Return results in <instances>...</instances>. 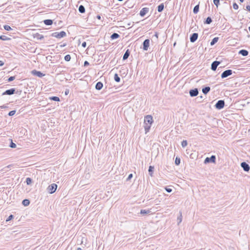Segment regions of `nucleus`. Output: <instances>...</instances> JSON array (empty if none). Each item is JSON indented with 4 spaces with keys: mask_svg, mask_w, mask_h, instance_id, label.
<instances>
[{
    "mask_svg": "<svg viewBox=\"0 0 250 250\" xmlns=\"http://www.w3.org/2000/svg\"><path fill=\"white\" fill-rule=\"evenodd\" d=\"M15 91H16L15 88H11L10 89H8V90H6V91H5L2 93V95H11L12 94H14L15 93H16L17 94H20L21 93V91H17L16 92Z\"/></svg>",
    "mask_w": 250,
    "mask_h": 250,
    "instance_id": "nucleus-1",
    "label": "nucleus"
},
{
    "mask_svg": "<svg viewBox=\"0 0 250 250\" xmlns=\"http://www.w3.org/2000/svg\"><path fill=\"white\" fill-rule=\"evenodd\" d=\"M66 36V34L65 32L62 31L60 33L58 32H54L51 34V36L56 37L58 39H61L62 38H63Z\"/></svg>",
    "mask_w": 250,
    "mask_h": 250,
    "instance_id": "nucleus-2",
    "label": "nucleus"
},
{
    "mask_svg": "<svg viewBox=\"0 0 250 250\" xmlns=\"http://www.w3.org/2000/svg\"><path fill=\"white\" fill-rule=\"evenodd\" d=\"M57 187L58 186L57 184H52L51 185H49L47 188L48 192L50 194L54 193L56 190Z\"/></svg>",
    "mask_w": 250,
    "mask_h": 250,
    "instance_id": "nucleus-3",
    "label": "nucleus"
},
{
    "mask_svg": "<svg viewBox=\"0 0 250 250\" xmlns=\"http://www.w3.org/2000/svg\"><path fill=\"white\" fill-rule=\"evenodd\" d=\"M225 106V102L224 100H219L215 105V107L216 109L220 110Z\"/></svg>",
    "mask_w": 250,
    "mask_h": 250,
    "instance_id": "nucleus-4",
    "label": "nucleus"
},
{
    "mask_svg": "<svg viewBox=\"0 0 250 250\" xmlns=\"http://www.w3.org/2000/svg\"><path fill=\"white\" fill-rule=\"evenodd\" d=\"M232 74V71L231 69H228L227 70L224 71L221 74V78L222 79L227 78V77L231 75Z\"/></svg>",
    "mask_w": 250,
    "mask_h": 250,
    "instance_id": "nucleus-5",
    "label": "nucleus"
},
{
    "mask_svg": "<svg viewBox=\"0 0 250 250\" xmlns=\"http://www.w3.org/2000/svg\"><path fill=\"white\" fill-rule=\"evenodd\" d=\"M216 160V157L214 155H212L210 157H207L205 161V164H208L209 163H215Z\"/></svg>",
    "mask_w": 250,
    "mask_h": 250,
    "instance_id": "nucleus-6",
    "label": "nucleus"
},
{
    "mask_svg": "<svg viewBox=\"0 0 250 250\" xmlns=\"http://www.w3.org/2000/svg\"><path fill=\"white\" fill-rule=\"evenodd\" d=\"M153 122V118L151 115H147L145 117V124H152Z\"/></svg>",
    "mask_w": 250,
    "mask_h": 250,
    "instance_id": "nucleus-7",
    "label": "nucleus"
},
{
    "mask_svg": "<svg viewBox=\"0 0 250 250\" xmlns=\"http://www.w3.org/2000/svg\"><path fill=\"white\" fill-rule=\"evenodd\" d=\"M149 42L150 41L149 39H146L143 43V50L145 51H147L149 46Z\"/></svg>",
    "mask_w": 250,
    "mask_h": 250,
    "instance_id": "nucleus-8",
    "label": "nucleus"
},
{
    "mask_svg": "<svg viewBox=\"0 0 250 250\" xmlns=\"http://www.w3.org/2000/svg\"><path fill=\"white\" fill-rule=\"evenodd\" d=\"M198 89L197 88H194L189 90V93L190 97H193L198 95Z\"/></svg>",
    "mask_w": 250,
    "mask_h": 250,
    "instance_id": "nucleus-9",
    "label": "nucleus"
},
{
    "mask_svg": "<svg viewBox=\"0 0 250 250\" xmlns=\"http://www.w3.org/2000/svg\"><path fill=\"white\" fill-rule=\"evenodd\" d=\"M241 166L245 171L248 172L250 170V166L246 162H242L241 163Z\"/></svg>",
    "mask_w": 250,
    "mask_h": 250,
    "instance_id": "nucleus-10",
    "label": "nucleus"
},
{
    "mask_svg": "<svg viewBox=\"0 0 250 250\" xmlns=\"http://www.w3.org/2000/svg\"><path fill=\"white\" fill-rule=\"evenodd\" d=\"M32 74H33L34 76H38L39 78H42L43 76H44V74H43L42 72L39 71H37L36 70H33L31 71Z\"/></svg>",
    "mask_w": 250,
    "mask_h": 250,
    "instance_id": "nucleus-11",
    "label": "nucleus"
},
{
    "mask_svg": "<svg viewBox=\"0 0 250 250\" xmlns=\"http://www.w3.org/2000/svg\"><path fill=\"white\" fill-rule=\"evenodd\" d=\"M220 64V62L219 61H214L212 62L211 65V69L213 71H215L217 69V66Z\"/></svg>",
    "mask_w": 250,
    "mask_h": 250,
    "instance_id": "nucleus-12",
    "label": "nucleus"
},
{
    "mask_svg": "<svg viewBox=\"0 0 250 250\" xmlns=\"http://www.w3.org/2000/svg\"><path fill=\"white\" fill-rule=\"evenodd\" d=\"M198 34L197 33H194L190 35V41L191 42H194L198 39Z\"/></svg>",
    "mask_w": 250,
    "mask_h": 250,
    "instance_id": "nucleus-13",
    "label": "nucleus"
},
{
    "mask_svg": "<svg viewBox=\"0 0 250 250\" xmlns=\"http://www.w3.org/2000/svg\"><path fill=\"white\" fill-rule=\"evenodd\" d=\"M149 11V8L144 7L141 9L140 12V15L141 17H144L146 14Z\"/></svg>",
    "mask_w": 250,
    "mask_h": 250,
    "instance_id": "nucleus-14",
    "label": "nucleus"
},
{
    "mask_svg": "<svg viewBox=\"0 0 250 250\" xmlns=\"http://www.w3.org/2000/svg\"><path fill=\"white\" fill-rule=\"evenodd\" d=\"M33 37L39 40H42L44 38V36L42 35H41L38 33L34 34Z\"/></svg>",
    "mask_w": 250,
    "mask_h": 250,
    "instance_id": "nucleus-15",
    "label": "nucleus"
},
{
    "mask_svg": "<svg viewBox=\"0 0 250 250\" xmlns=\"http://www.w3.org/2000/svg\"><path fill=\"white\" fill-rule=\"evenodd\" d=\"M103 87V84L101 82H98L96 84V85H95V88H96V89H97L98 90H100L102 89Z\"/></svg>",
    "mask_w": 250,
    "mask_h": 250,
    "instance_id": "nucleus-16",
    "label": "nucleus"
},
{
    "mask_svg": "<svg viewBox=\"0 0 250 250\" xmlns=\"http://www.w3.org/2000/svg\"><path fill=\"white\" fill-rule=\"evenodd\" d=\"M239 54L242 55L243 56H247L249 54V52L246 50L242 49L239 51Z\"/></svg>",
    "mask_w": 250,
    "mask_h": 250,
    "instance_id": "nucleus-17",
    "label": "nucleus"
},
{
    "mask_svg": "<svg viewBox=\"0 0 250 250\" xmlns=\"http://www.w3.org/2000/svg\"><path fill=\"white\" fill-rule=\"evenodd\" d=\"M129 55H130V51H129V49H127L126 50L125 54H124V56L123 57V60H126L129 56Z\"/></svg>",
    "mask_w": 250,
    "mask_h": 250,
    "instance_id": "nucleus-18",
    "label": "nucleus"
},
{
    "mask_svg": "<svg viewBox=\"0 0 250 250\" xmlns=\"http://www.w3.org/2000/svg\"><path fill=\"white\" fill-rule=\"evenodd\" d=\"M210 90V88L209 86H206L202 89V92L205 95L207 94Z\"/></svg>",
    "mask_w": 250,
    "mask_h": 250,
    "instance_id": "nucleus-19",
    "label": "nucleus"
},
{
    "mask_svg": "<svg viewBox=\"0 0 250 250\" xmlns=\"http://www.w3.org/2000/svg\"><path fill=\"white\" fill-rule=\"evenodd\" d=\"M43 23L46 25H51L53 23V20L47 19L43 21Z\"/></svg>",
    "mask_w": 250,
    "mask_h": 250,
    "instance_id": "nucleus-20",
    "label": "nucleus"
},
{
    "mask_svg": "<svg viewBox=\"0 0 250 250\" xmlns=\"http://www.w3.org/2000/svg\"><path fill=\"white\" fill-rule=\"evenodd\" d=\"M164 8V5L163 3H161L158 5L157 7V10L159 12H161L163 11Z\"/></svg>",
    "mask_w": 250,
    "mask_h": 250,
    "instance_id": "nucleus-21",
    "label": "nucleus"
},
{
    "mask_svg": "<svg viewBox=\"0 0 250 250\" xmlns=\"http://www.w3.org/2000/svg\"><path fill=\"white\" fill-rule=\"evenodd\" d=\"M154 169V167H153V166H150L149 167V168H148V172H149V174L151 176H153V173Z\"/></svg>",
    "mask_w": 250,
    "mask_h": 250,
    "instance_id": "nucleus-22",
    "label": "nucleus"
},
{
    "mask_svg": "<svg viewBox=\"0 0 250 250\" xmlns=\"http://www.w3.org/2000/svg\"><path fill=\"white\" fill-rule=\"evenodd\" d=\"M78 10L81 13H84L85 11L84 7L82 5H80L78 8Z\"/></svg>",
    "mask_w": 250,
    "mask_h": 250,
    "instance_id": "nucleus-23",
    "label": "nucleus"
},
{
    "mask_svg": "<svg viewBox=\"0 0 250 250\" xmlns=\"http://www.w3.org/2000/svg\"><path fill=\"white\" fill-rule=\"evenodd\" d=\"M151 124H145L144 128H145V130L146 131V133H147V132L149 131V130L150 128V127H151Z\"/></svg>",
    "mask_w": 250,
    "mask_h": 250,
    "instance_id": "nucleus-24",
    "label": "nucleus"
},
{
    "mask_svg": "<svg viewBox=\"0 0 250 250\" xmlns=\"http://www.w3.org/2000/svg\"><path fill=\"white\" fill-rule=\"evenodd\" d=\"M212 20L211 17H208L206 20L204 21L205 24H209L211 23Z\"/></svg>",
    "mask_w": 250,
    "mask_h": 250,
    "instance_id": "nucleus-25",
    "label": "nucleus"
},
{
    "mask_svg": "<svg viewBox=\"0 0 250 250\" xmlns=\"http://www.w3.org/2000/svg\"><path fill=\"white\" fill-rule=\"evenodd\" d=\"M218 37L214 38L210 42V45L212 46L218 42Z\"/></svg>",
    "mask_w": 250,
    "mask_h": 250,
    "instance_id": "nucleus-26",
    "label": "nucleus"
},
{
    "mask_svg": "<svg viewBox=\"0 0 250 250\" xmlns=\"http://www.w3.org/2000/svg\"><path fill=\"white\" fill-rule=\"evenodd\" d=\"M119 37H120V35L118 33H114L113 34H112L111 35L110 38L112 40H114V39H116L118 38Z\"/></svg>",
    "mask_w": 250,
    "mask_h": 250,
    "instance_id": "nucleus-27",
    "label": "nucleus"
},
{
    "mask_svg": "<svg viewBox=\"0 0 250 250\" xmlns=\"http://www.w3.org/2000/svg\"><path fill=\"white\" fill-rule=\"evenodd\" d=\"M151 211L150 210H146V209H141L140 211V213L141 214H147L150 213Z\"/></svg>",
    "mask_w": 250,
    "mask_h": 250,
    "instance_id": "nucleus-28",
    "label": "nucleus"
},
{
    "mask_svg": "<svg viewBox=\"0 0 250 250\" xmlns=\"http://www.w3.org/2000/svg\"><path fill=\"white\" fill-rule=\"evenodd\" d=\"M199 10V4L196 5L193 8V12L194 14H197Z\"/></svg>",
    "mask_w": 250,
    "mask_h": 250,
    "instance_id": "nucleus-29",
    "label": "nucleus"
},
{
    "mask_svg": "<svg viewBox=\"0 0 250 250\" xmlns=\"http://www.w3.org/2000/svg\"><path fill=\"white\" fill-rule=\"evenodd\" d=\"M179 216H178L177 217V220H178V225H179L182 221V212L181 211H180L179 212Z\"/></svg>",
    "mask_w": 250,
    "mask_h": 250,
    "instance_id": "nucleus-30",
    "label": "nucleus"
},
{
    "mask_svg": "<svg viewBox=\"0 0 250 250\" xmlns=\"http://www.w3.org/2000/svg\"><path fill=\"white\" fill-rule=\"evenodd\" d=\"M0 40L2 41H8L10 40V38L5 35H1L0 36Z\"/></svg>",
    "mask_w": 250,
    "mask_h": 250,
    "instance_id": "nucleus-31",
    "label": "nucleus"
},
{
    "mask_svg": "<svg viewBox=\"0 0 250 250\" xmlns=\"http://www.w3.org/2000/svg\"><path fill=\"white\" fill-rule=\"evenodd\" d=\"M22 204L24 206H27L29 205L30 204V201L28 199H24L22 202Z\"/></svg>",
    "mask_w": 250,
    "mask_h": 250,
    "instance_id": "nucleus-32",
    "label": "nucleus"
},
{
    "mask_svg": "<svg viewBox=\"0 0 250 250\" xmlns=\"http://www.w3.org/2000/svg\"><path fill=\"white\" fill-rule=\"evenodd\" d=\"M49 99L51 100H52L54 101H56V102H59L60 101L59 97H57V96H52V97H50Z\"/></svg>",
    "mask_w": 250,
    "mask_h": 250,
    "instance_id": "nucleus-33",
    "label": "nucleus"
},
{
    "mask_svg": "<svg viewBox=\"0 0 250 250\" xmlns=\"http://www.w3.org/2000/svg\"><path fill=\"white\" fill-rule=\"evenodd\" d=\"M114 79L115 81L116 82L119 83L120 82L121 79L117 74H115L114 75Z\"/></svg>",
    "mask_w": 250,
    "mask_h": 250,
    "instance_id": "nucleus-34",
    "label": "nucleus"
},
{
    "mask_svg": "<svg viewBox=\"0 0 250 250\" xmlns=\"http://www.w3.org/2000/svg\"><path fill=\"white\" fill-rule=\"evenodd\" d=\"M181 162V159L179 157H176L175 160V164L176 165L178 166Z\"/></svg>",
    "mask_w": 250,
    "mask_h": 250,
    "instance_id": "nucleus-35",
    "label": "nucleus"
},
{
    "mask_svg": "<svg viewBox=\"0 0 250 250\" xmlns=\"http://www.w3.org/2000/svg\"><path fill=\"white\" fill-rule=\"evenodd\" d=\"M71 60V56L70 55H66L65 57H64V60L66 62H69L70 61V60Z\"/></svg>",
    "mask_w": 250,
    "mask_h": 250,
    "instance_id": "nucleus-36",
    "label": "nucleus"
},
{
    "mask_svg": "<svg viewBox=\"0 0 250 250\" xmlns=\"http://www.w3.org/2000/svg\"><path fill=\"white\" fill-rule=\"evenodd\" d=\"M181 145L183 147H185L188 145V142L186 140H183L181 143Z\"/></svg>",
    "mask_w": 250,
    "mask_h": 250,
    "instance_id": "nucleus-37",
    "label": "nucleus"
},
{
    "mask_svg": "<svg viewBox=\"0 0 250 250\" xmlns=\"http://www.w3.org/2000/svg\"><path fill=\"white\" fill-rule=\"evenodd\" d=\"M32 182V180L31 179V178H27L26 179V184L27 185H29L31 184Z\"/></svg>",
    "mask_w": 250,
    "mask_h": 250,
    "instance_id": "nucleus-38",
    "label": "nucleus"
},
{
    "mask_svg": "<svg viewBox=\"0 0 250 250\" xmlns=\"http://www.w3.org/2000/svg\"><path fill=\"white\" fill-rule=\"evenodd\" d=\"M16 145L14 143L12 142V141H11V143L9 145V146L11 148H16Z\"/></svg>",
    "mask_w": 250,
    "mask_h": 250,
    "instance_id": "nucleus-39",
    "label": "nucleus"
},
{
    "mask_svg": "<svg viewBox=\"0 0 250 250\" xmlns=\"http://www.w3.org/2000/svg\"><path fill=\"white\" fill-rule=\"evenodd\" d=\"M213 3L218 7L220 4V0H213Z\"/></svg>",
    "mask_w": 250,
    "mask_h": 250,
    "instance_id": "nucleus-40",
    "label": "nucleus"
},
{
    "mask_svg": "<svg viewBox=\"0 0 250 250\" xmlns=\"http://www.w3.org/2000/svg\"><path fill=\"white\" fill-rule=\"evenodd\" d=\"M4 28L5 30H7V31H10V30L12 29L11 27L8 25H4Z\"/></svg>",
    "mask_w": 250,
    "mask_h": 250,
    "instance_id": "nucleus-41",
    "label": "nucleus"
},
{
    "mask_svg": "<svg viewBox=\"0 0 250 250\" xmlns=\"http://www.w3.org/2000/svg\"><path fill=\"white\" fill-rule=\"evenodd\" d=\"M16 113V110H12L8 113L9 116H12Z\"/></svg>",
    "mask_w": 250,
    "mask_h": 250,
    "instance_id": "nucleus-42",
    "label": "nucleus"
},
{
    "mask_svg": "<svg viewBox=\"0 0 250 250\" xmlns=\"http://www.w3.org/2000/svg\"><path fill=\"white\" fill-rule=\"evenodd\" d=\"M15 79V76H11L8 79V82H12L13 81V80H14Z\"/></svg>",
    "mask_w": 250,
    "mask_h": 250,
    "instance_id": "nucleus-43",
    "label": "nucleus"
},
{
    "mask_svg": "<svg viewBox=\"0 0 250 250\" xmlns=\"http://www.w3.org/2000/svg\"><path fill=\"white\" fill-rule=\"evenodd\" d=\"M14 218V216L13 215H10V216H9V217L7 218V219L6 220V222H8L9 221H10L11 220H12L13 218Z\"/></svg>",
    "mask_w": 250,
    "mask_h": 250,
    "instance_id": "nucleus-44",
    "label": "nucleus"
},
{
    "mask_svg": "<svg viewBox=\"0 0 250 250\" xmlns=\"http://www.w3.org/2000/svg\"><path fill=\"white\" fill-rule=\"evenodd\" d=\"M238 5H237V3H233V8L234 9H238Z\"/></svg>",
    "mask_w": 250,
    "mask_h": 250,
    "instance_id": "nucleus-45",
    "label": "nucleus"
},
{
    "mask_svg": "<svg viewBox=\"0 0 250 250\" xmlns=\"http://www.w3.org/2000/svg\"><path fill=\"white\" fill-rule=\"evenodd\" d=\"M165 189L168 193H170L172 191V189L170 188H168L167 187H166Z\"/></svg>",
    "mask_w": 250,
    "mask_h": 250,
    "instance_id": "nucleus-46",
    "label": "nucleus"
},
{
    "mask_svg": "<svg viewBox=\"0 0 250 250\" xmlns=\"http://www.w3.org/2000/svg\"><path fill=\"white\" fill-rule=\"evenodd\" d=\"M133 177V175L132 174H130L128 176V177L126 179V181H128V180H130Z\"/></svg>",
    "mask_w": 250,
    "mask_h": 250,
    "instance_id": "nucleus-47",
    "label": "nucleus"
},
{
    "mask_svg": "<svg viewBox=\"0 0 250 250\" xmlns=\"http://www.w3.org/2000/svg\"><path fill=\"white\" fill-rule=\"evenodd\" d=\"M89 64V62L87 61H85L84 62L83 66H88Z\"/></svg>",
    "mask_w": 250,
    "mask_h": 250,
    "instance_id": "nucleus-48",
    "label": "nucleus"
},
{
    "mask_svg": "<svg viewBox=\"0 0 250 250\" xmlns=\"http://www.w3.org/2000/svg\"><path fill=\"white\" fill-rule=\"evenodd\" d=\"M82 47H83V48H85L86 47V42H84L82 43Z\"/></svg>",
    "mask_w": 250,
    "mask_h": 250,
    "instance_id": "nucleus-49",
    "label": "nucleus"
},
{
    "mask_svg": "<svg viewBox=\"0 0 250 250\" xmlns=\"http://www.w3.org/2000/svg\"><path fill=\"white\" fill-rule=\"evenodd\" d=\"M246 9L248 10V11L250 12V5H247L246 7Z\"/></svg>",
    "mask_w": 250,
    "mask_h": 250,
    "instance_id": "nucleus-50",
    "label": "nucleus"
},
{
    "mask_svg": "<svg viewBox=\"0 0 250 250\" xmlns=\"http://www.w3.org/2000/svg\"><path fill=\"white\" fill-rule=\"evenodd\" d=\"M4 65V62L2 61H0V66H1Z\"/></svg>",
    "mask_w": 250,
    "mask_h": 250,
    "instance_id": "nucleus-51",
    "label": "nucleus"
},
{
    "mask_svg": "<svg viewBox=\"0 0 250 250\" xmlns=\"http://www.w3.org/2000/svg\"><path fill=\"white\" fill-rule=\"evenodd\" d=\"M66 45V43H63V44L61 45H60V47H63L65 46Z\"/></svg>",
    "mask_w": 250,
    "mask_h": 250,
    "instance_id": "nucleus-52",
    "label": "nucleus"
},
{
    "mask_svg": "<svg viewBox=\"0 0 250 250\" xmlns=\"http://www.w3.org/2000/svg\"><path fill=\"white\" fill-rule=\"evenodd\" d=\"M96 17H97V19H98V20H101V17L99 15H97Z\"/></svg>",
    "mask_w": 250,
    "mask_h": 250,
    "instance_id": "nucleus-53",
    "label": "nucleus"
},
{
    "mask_svg": "<svg viewBox=\"0 0 250 250\" xmlns=\"http://www.w3.org/2000/svg\"><path fill=\"white\" fill-rule=\"evenodd\" d=\"M7 106L6 105H3L2 106H0V108H6Z\"/></svg>",
    "mask_w": 250,
    "mask_h": 250,
    "instance_id": "nucleus-54",
    "label": "nucleus"
},
{
    "mask_svg": "<svg viewBox=\"0 0 250 250\" xmlns=\"http://www.w3.org/2000/svg\"><path fill=\"white\" fill-rule=\"evenodd\" d=\"M68 92H69V90H66V91L65 92V95H67V94L68 93Z\"/></svg>",
    "mask_w": 250,
    "mask_h": 250,
    "instance_id": "nucleus-55",
    "label": "nucleus"
},
{
    "mask_svg": "<svg viewBox=\"0 0 250 250\" xmlns=\"http://www.w3.org/2000/svg\"><path fill=\"white\" fill-rule=\"evenodd\" d=\"M77 250H82V249L81 248H78Z\"/></svg>",
    "mask_w": 250,
    "mask_h": 250,
    "instance_id": "nucleus-56",
    "label": "nucleus"
},
{
    "mask_svg": "<svg viewBox=\"0 0 250 250\" xmlns=\"http://www.w3.org/2000/svg\"><path fill=\"white\" fill-rule=\"evenodd\" d=\"M240 0V1L241 2H243L244 1V0Z\"/></svg>",
    "mask_w": 250,
    "mask_h": 250,
    "instance_id": "nucleus-57",
    "label": "nucleus"
},
{
    "mask_svg": "<svg viewBox=\"0 0 250 250\" xmlns=\"http://www.w3.org/2000/svg\"><path fill=\"white\" fill-rule=\"evenodd\" d=\"M155 36H156L157 37H158V34H157V33H156V34H155Z\"/></svg>",
    "mask_w": 250,
    "mask_h": 250,
    "instance_id": "nucleus-58",
    "label": "nucleus"
},
{
    "mask_svg": "<svg viewBox=\"0 0 250 250\" xmlns=\"http://www.w3.org/2000/svg\"><path fill=\"white\" fill-rule=\"evenodd\" d=\"M10 167V165H9V166H8L7 167H6L9 168Z\"/></svg>",
    "mask_w": 250,
    "mask_h": 250,
    "instance_id": "nucleus-59",
    "label": "nucleus"
},
{
    "mask_svg": "<svg viewBox=\"0 0 250 250\" xmlns=\"http://www.w3.org/2000/svg\"><path fill=\"white\" fill-rule=\"evenodd\" d=\"M118 0V1H123V0Z\"/></svg>",
    "mask_w": 250,
    "mask_h": 250,
    "instance_id": "nucleus-60",
    "label": "nucleus"
}]
</instances>
